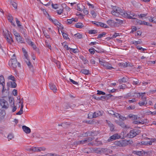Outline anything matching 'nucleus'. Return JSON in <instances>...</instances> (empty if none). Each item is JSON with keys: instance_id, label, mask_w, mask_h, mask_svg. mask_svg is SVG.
Masks as SVG:
<instances>
[{"instance_id": "1", "label": "nucleus", "mask_w": 156, "mask_h": 156, "mask_svg": "<svg viewBox=\"0 0 156 156\" xmlns=\"http://www.w3.org/2000/svg\"><path fill=\"white\" fill-rule=\"evenodd\" d=\"M9 66L12 68L14 70H15L17 66L20 67H21V65L19 62H17L15 54L13 55L12 58L9 61Z\"/></svg>"}, {"instance_id": "2", "label": "nucleus", "mask_w": 156, "mask_h": 156, "mask_svg": "<svg viewBox=\"0 0 156 156\" xmlns=\"http://www.w3.org/2000/svg\"><path fill=\"white\" fill-rule=\"evenodd\" d=\"M113 9V10L111 12L112 14L113 15L116 16H118L120 15L124 17V14L126 12H123L122 9L119 7L116 8L115 6L114 7Z\"/></svg>"}, {"instance_id": "3", "label": "nucleus", "mask_w": 156, "mask_h": 156, "mask_svg": "<svg viewBox=\"0 0 156 156\" xmlns=\"http://www.w3.org/2000/svg\"><path fill=\"white\" fill-rule=\"evenodd\" d=\"M114 144L120 147H124L128 144V141L126 140H121L119 141H116L114 142Z\"/></svg>"}, {"instance_id": "4", "label": "nucleus", "mask_w": 156, "mask_h": 156, "mask_svg": "<svg viewBox=\"0 0 156 156\" xmlns=\"http://www.w3.org/2000/svg\"><path fill=\"white\" fill-rule=\"evenodd\" d=\"M140 133L139 130L137 131L135 129H133L130 131L128 135L130 138H132L136 136L137 135H138Z\"/></svg>"}, {"instance_id": "5", "label": "nucleus", "mask_w": 156, "mask_h": 156, "mask_svg": "<svg viewBox=\"0 0 156 156\" xmlns=\"http://www.w3.org/2000/svg\"><path fill=\"white\" fill-rule=\"evenodd\" d=\"M121 136L118 133H116L114 134L113 135L111 136L108 140V142H111L117 139L121 138Z\"/></svg>"}, {"instance_id": "6", "label": "nucleus", "mask_w": 156, "mask_h": 156, "mask_svg": "<svg viewBox=\"0 0 156 156\" xmlns=\"http://www.w3.org/2000/svg\"><path fill=\"white\" fill-rule=\"evenodd\" d=\"M0 105L2 106V108L5 109L8 108L9 107V105L8 102L3 99H0Z\"/></svg>"}, {"instance_id": "7", "label": "nucleus", "mask_w": 156, "mask_h": 156, "mask_svg": "<svg viewBox=\"0 0 156 156\" xmlns=\"http://www.w3.org/2000/svg\"><path fill=\"white\" fill-rule=\"evenodd\" d=\"M25 62L27 64V66H28L30 70L32 72H34V68L33 66L31 64V63L29 60V58H27V59H25Z\"/></svg>"}, {"instance_id": "8", "label": "nucleus", "mask_w": 156, "mask_h": 156, "mask_svg": "<svg viewBox=\"0 0 156 156\" xmlns=\"http://www.w3.org/2000/svg\"><path fill=\"white\" fill-rule=\"evenodd\" d=\"M107 23L110 27H113L117 26V23H115L114 20H109L107 21Z\"/></svg>"}, {"instance_id": "9", "label": "nucleus", "mask_w": 156, "mask_h": 156, "mask_svg": "<svg viewBox=\"0 0 156 156\" xmlns=\"http://www.w3.org/2000/svg\"><path fill=\"white\" fill-rule=\"evenodd\" d=\"M10 86V87L12 88H16L17 86V84L15 81L10 82H8L7 83V86L8 87V90H9V87Z\"/></svg>"}, {"instance_id": "10", "label": "nucleus", "mask_w": 156, "mask_h": 156, "mask_svg": "<svg viewBox=\"0 0 156 156\" xmlns=\"http://www.w3.org/2000/svg\"><path fill=\"white\" fill-rule=\"evenodd\" d=\"M103 112L97 111L93 113L92 118H96L98 116L102 115L103 114Z\"/></svg>"}, {"instance_id": "11", "label": "nucleus", "mask_w": 156, "mask_h": 156, "mask_svg": "<svg viewBox=\"0 0 156 156\" xmlns=\"http://www.w3.org/2000/svg\"><path fill=\"white\" fill-rule=\"evenodd\" d=\"M135 16V14L133 13H130L129 14L126 12L124 14V17L129 19H132Z\"/></svg>"}, {"instance_id": "12", "label": "nucleus", "mask_w": 156, "mask_h": 156, "mask_svg": "<svg viewBox=\"0 0 156 156\" xmlns=\"http://www.w3.org/2000/svg\"><path fill=\"white\" fill-rule=\"evenodd\" d=\"M128 117L129 118L132 120H135L140 118L138 117L137 115L130 114L128 115Z\"/></svg>"}, {"instance_id": "13", "label": "nucleus", "mask_w": 156, "mask_h": 156, "mask_svg": "<svg viewBox=\"0 0 156 156\" xmlns=\"http://www.w3.org/2000/svg\"><path fill=\"white\" fill-rule=\"evenodd\" d=\"M19 28L20 29V32L23 34L24 37H27V31L24 28L23 26Z\"/></svg>"}, {"instance_id": "14", "label": "nucleus", "mask_w": 156, "mask_h": 156, "mask_svg": "<svg viewBox=\"0 0 156 156\" xmlns=\"http://www.w3.org/2000/svg\"><path fill=\"white\" fill-rule=\"evenodd\" d=\"M106 121L108 126L110 128V131H112L113 130H114V125L110 121L108 120H106Z\"/></svg>"}, {"instance_id": "15", "label": "nucleus", "mask_w": 156, "mask_h": 156, "mask_svg": "<svg viewBox=\"0 0 156 156\" xmlns=\"http://www.w3.org/2000/svg\"><path fill=\"white\" fill-rule=\"evenodd\" d=\"M22 129L23 131L26 133H29L31 132L30 129L25 126H22Z\"/></svg>"}, {"instance_id": "16", "label": "nucleus", "mask_w": 156, "mask_h": 156, "mask_svg": "<svg viewBox=\"0 0 156 156\" xmlns=\"http://www.w3.org/2000/svg\"><path fill=\"white\" fill-rule=\"evenodd\" d=\"M17 41L21 43H25L24 39L20 35V34L16 37Z\"/></svg>"}, {"instance_id": "17", "label": "nucleus", "mask_w": 156, "mask_h": 156, "mask_svg": "<svg viewBox=\"0 0 156 156\" xmlns=\"http://www.w3.org/2000/svg\"><path fill=\"white\" fill-rule=\"evenodd\" d=\"M51 21L53 22V23H54L55 25L56 26H61V28L62 29H63V27H62L61 26V24L60 23L58 20H56V19H51Z\"/></svg>"}, {"instance_id": "18", "label": "nucleus", "mask_w": 156, "mask_h": 156, "mask_svg": "<svg viewBox=\"0 0 156 156\" xmlns=\"http://www.w3.org/2000/svg\"><path fill=\"white\" fill-rule=\"evenodd\" d=\"M49 87L54 92H56L57 90V88L53 83H49Z\"/></svg>"}, {"instance_id": "19", "label": "nucleus", "mask_w": 156, "mask_h": 156, "mask_svg": "<svg viewBox=\"0 0 156 156\" xmlns=\"http://www.w3.org/2000/svg\"><path fill=\"white\" fill-rule=\"evenodd\" d=\"M144 151H133L132 153L134 154H136L137 155H138L139 156H142L143 154V153H144Z\"/></svg>"}, {"instance_id": "20", "label": "nucleus", "mask_w": 156, "mask_h": 156, "mask_svg": "<svg viewBox=\"0 0 156 156\" xmlns=\"http://www.w3.org/2000/svg\"><path fill=\"white\" fill-rule=\"evenodd\" d=\"M9 101L10 105L11 107H12V105L14 106V100L13 97H9Z\"/></svg>"}, {"instance_id": "21", "label": "nucleus", "mask_w": 156, "mask_h": 156, "mask_svg": "<svg viewBox=\"0 0 156 156\" xmlns=\"http://www.w3.org/2000/svg\"><path fill=\"white\" fill-rule=\"evenodd\" d=\"M87 143V140H86L85 139V138L84 140L76 141L75 143V144H76L77 145L80 144H83L86 143Z\"/></svg>"}, {"instance_id": "22", "label": "nucleus", "mask_w": 156, "mask_h": 156, "mask_svg": "<svg viewBox=\"0 0 156 156\" xmlns=\"http://www.w3.org/2000/svg\"><path fill=\"white\" fill-rule=\"evenodd\" d=\"M22 50L24 54V59H27V58H28V55L27 54V51L26 49L23 48H22Z\"/></svg>"}, {"instance_id": "23", "label": "nucleus", "mask_w": 156, "mask_h": 156, "mask_svg": "<svg viewBox=\"0 0 156 156\" xmlns=\"http://www.w3.org/2000/svg\"><path fill=\"white\" fill-rule=\"evenodd\" d=\"M95 48H96V49H94L95 51L99 53H102L104 52V50L100 47L96 48V46H94Z\"/></svg>"}, {"instance_id": "24", "label": "nucleus", "mask_w": 156, "mask_h": 156, "mask_svg": "<svg viewBox=\"0 0 156 156\" xmlns=\"http://www.w3.org/2000/svg\"><path fill=\"white\" fill-rule=\"evenodd\" d=\"M143 101H140L139 102L138 104L140 106H143L147 104V102L146 101V98H143V99H142Z\"/></svg>"}, {"instance_id": "25", "label": "nucleus", "mask_w": 156, "mask_h": 156, "mask_svg": "<svg viewBox=\"0 0 156 156\" xmlns=\"http://www.w3.org/2000/svg\"><path fill=\"white\" fill-rule=\"evenodd\" d=\"M115 122L116 123L120 125L123 128L126 127V126L123 122L122 121H116Z\"/></svg>"}, {"instance_id": "26", "label": "nucleus", "mask_w": 156, "mask_h": 156, "mask_svg": "<svg viewBox=\"0 0 156 156\" xmlns=\"http://www.w3.org/2000/svg\"><path fill=\"white\" fill-rule=\"evenodd\" d=\"M67 24H70L72 23L73 21L74 22H76L77 21V20H76L74 18H72L70 19H68L67 20Z\"/></svg>"}, {"instance_id": "27", "label": "nucleus", "mask_w": 156, "mask_h": 156, "mask_svg": "<svg viewBox=\"0 0 156 156\" xmlns=\"http://www.w3.org/2000/svg\"><path fill=\"white\" fill-rule=\"evenodd\" d=\"M5 80L4 77L2 75L0 76V84H1L2 86L5 85Z\"/></svg>"}, {"instance_id": "28", "label": "nucleus", "mask_w": 156, "mask_h": 156, "mask_svg": "<svg viewBox=\"0 0 156 156\" xmlns=\"http://www.w3.org/2000/svg\"><path fill=\"white\" fill-rule=\"evenodd\" d=\"M98 139H96L95 140L92 141V143H93L94 146H97L100 144L101 142L100 141L97 140Z\"/></svg>"}, {"instance_id": "29", "label": "nucleus", "mask_w": 156, "mask_h": 156, "mask_svg": "<svg viewBox=\"0 0 156 156\" xmlns=\"http://www.w3.org/2000/svg\"><path fill=\"white\" fill-rule=\"evenodd\" d=\"M9 37H10V38H9L8 37H6V40L10 44H11L12 42H13V40L12 39V37H10L9 34Z\"/></svg>"}, {"instance_id": "30", "label": "nucleus", "mask_w": 156, "mask_h": 156, "mask_svg": "<svg viewBox=\"0 0 156 156\" xmlns=\"http://www.w3.org/2000/svg\"><path fill=\"white\" fill-rule=\"evenodd\" d=\"M29 38L30 37L28 36H27V37H25V38L26 40V42H27V43L29 45H31L33 42L30 41V40L29 39Z\"/></svg>"}, {"instance_id": "31", "label": "nucleus", "mask_w": 156, "mask_h": 156, "mask_svg": "<svg viewBox=\"0 0 156 156\" xmlns=\"http://www.w3.org/2000/svg\"><path fill=\"white\" fill-rule=\"evenodd\" d=\"M80 72V73L87 75L89 74V71L87 69H83L81 70Z\"/></svg>"}, {"instance_id": "32", "label": "nucleus", "mask_w": 156, "mask_h": 156, "mask_svg": "<svg viewBox=\"0 0 156 156\" xmlns=\"http://www.w3.org/2000/svg\"><path fill=\"white\" fill-rule=\"evenodd\" d=\"M128 80L127 78H126L123 77L121 79H119V83H125L127 82Z\"/></svg>"}, {"instance_id": "33", "label": "nucleus", "mask_w": 156, "mask_h": 156, "mask_svg": "<svg viewBox=\"0 0 156 156\" xmlns=\"http://www.w3.org/2000/svg\"><path fill=\"white\" fill-rule=\"evenodd\" d=\"M80 59L84 62V64H86L88 62L87 60L86 57L83 56H80Z\"/></svg>"}, {"instance_id": "34", "label": "nucleus", "mask_w": 156, "mask_h": 156, "mask_svg": "<svg viewBox=\"0 0 156 156\" xmlns=\"http://www.w3.org/2000/svg\"><path fill=\"white\" fill-rule=\"evenodd\" d=\"M133 84L134 85H140L141 83H139V80L138 79L134 78V80L133 81Z\"/></svg>"}, {"instance_id": "35", "label": "nucleus", "mask_w": 156, "mask_h": 156, "mask_svg": "<svg viewBox=\"0 0 156 156\" xmlns=\"http://www.w3.org/2000/svg\"><path fill=\"white\" fill-rule=\"evenodd\" d=\"M69 125V124H68L67 122L66 123H62L61 124H59L58 125V126H63L65 128L67 127V126Z\"/></svg>"}, {"instance_id": "36", "label": "nucleus", "mask_w": 156, "mask_h": 156, "mask_svg": "<svg viewBox=\"0 0 156 156\" xmlns=\"http://www.w3.org/2000/svg\"><path fill=\"white\" fill-rule=\"evenodd\" d=\"M75 26L76 27L78 28H81L84 26L83 24L80 23L76 24Z\"/></svg>"}, {"instance_id": "37", "label": "nucleus", "mask_w": 156, "mask_h": 156, "mask_svg": "<svg viewBox=\"0 0 156 156\" xmlns=\"http://www.w3.org/2000/svg\"><path fill=\"white\" fill-rule=\"evenodd\" d=\"M97 33V31L95 30H89L88 33L90 34H94Z\"/></svg>"}, {"instance_id": "38", "label": "nucleus", "mask_w": 156, "mask_h": 156, "mask_svg": "<svg viewBox=\"0 0 156 156\" xmlns=\"http://www.w3.org/2000/svg\"><path fill=\"white\" fill-rule=\"evenodd\" d=\"M142 43V41L141 40H139L138 41H133V44L135 45L140 44Z\"/></svg>"}, {"instance_id": "39", "label": "nucleus", "mask_w": 156, "mask_h": 156, "mask_svg": "<svg viewBox=\"0 0 156 156\" xmlns=\"http://www.w3.org/2000/svg\"><path fill=\"white\" fill-rule=\"evenodd\" d=\"M141 95H142L140 94V93H133V94L132 95V97H134L135 98H139L140 97Z\"/></svg>"}, {"instance_id": "40", "label": "nucleus", "mask_w": 156, "mask_h": 156, "mask_svg": "<svg viewBox=\"0 0 156 156\" xmlns=\"http://www.w3.org/2000/svg\"><path fill=\"white\" fill-rule=\"evenodd\" d=\"M93 150L95 151V152L97 153L100 154L101 153V148H94L93 149Z\"/></svg>"}, {"instance_id": "41", "label": "nucleus", "mask_w": 156, "mask_h": 156, "mask_svg": "<svg viewBox=\"0 0 156 156\" xmlns=\"http://www.w3.org/2000/svg\"><path fill=\"white\" fill-rule=\"evenodd\" d=\"M38 148L36 147H32L30 148L29 150L30 151L32 152H38L37 151Z\"/></svg>"}, {"instance_id": "42", "label": "nucleus", "mask_w": 156, "mask_h": 156, "mask_svg": "<svg viewBox=\"0 0 156 156\" xmlns=\"http://www.w3.org/2000/svg\"><path fill=\"white\" fill-rule=\"evenodd\" d=\"M7 19L9 22L13 21V16L10 14H9L7 16Z\"/></svg>"}, {"instance_id": "43", "label": "nucleus", "mask_w": 156, "mask_h": 156, "mask_svg": "<svg viewBox=\"0 0 156 156\" xmlns=\"http://www.w3.org/2000/svg\"><path fill=\"white\" fill-rule=\"evenodd\" d=\"M86 140H87V142H89L91 141L94 139V137H90L85 138Z\"/></svg>"}, {"instance_id": "44", "label": "nucleus", "mask_w": 156, "mask_h": 156, "mask_svg": "<svg viewBox=\"0 0 156 156\" xmlns=\"http://www.w3.org/2000/svg\"><path fill=\"white\" fill-rule=\"evenodd\" d=\"M116 20L117 21L116 22H115V23H117L116 26H119V25H120L123 23V21L122 20L118 19H116Z\"/></svg>"}, {"instance_id": "45", "label": "nucleus", "mask_w": 156, "mask_h": 156, "mask_svg": "<svg viewBox=\"0 0 156 156\" xmlns=\"http://www.w3.org/2000/svg\"><path fill=\"white\" fill-rule=\"evenodd\" d=\"M74 36L77 37V39H81L82 38V35L79 33H77L74 34Z\"/></svg>"}, {"instance_id": "46", "label": "nucleus", "mask_w": 156, "mask_h": 156, "mask_svg": "<svg viewBox=\"0 0 156 156\" xmlns=\"http://www.w3.org/2000/svg\"><path fill=\"white\" fill-rule=\"evenodd\" d=\"M16 21L17 26L18 27H19V28H20L22 26V25L20 24V21L16 18Z\"/></svg>"}, {"instance_id": "47", "label": "nucleus", "mask_w": 156, "mask_h": 156, "mask_svg": "<svg viewBox=\"0 0 156 156\" xmlns=\"http://www.w3.org/2000/svg\"><path fill=\"white\" fill-rule=\"evenodd\" d=\"M10 2L11 4L13 6L15 9L17 8V4L16 3L14 2H12V0H10Z\"/></svg>"}, {"instance_id": "48", "label": "nucleus", "mask_w": 156, "mask_h": 156, "mask_svg": "<svg viewBox=\"0 0 156 156\" xmlns=\"http://www.w3.org/2000/svg\"><path fill=\"white\" fill-rule=\"evenodd\" d=\"M144 122L143 121H133V124H144Z\"/></svg>"}, {"instance_id": "49", "label": "nucleus", "mask_w": 156, "mask_h": 156, "mask_svg": "<svg viewBox=\"0 0 156 156\" xmlns=\"http://www.w3.org/2000/svg\"><path fill=\"white\" fill-rule=\"evenodd\" d=\"M0 114L2 115V117L4 118L6 115L5 111L4 110H1Z\"/></svg>"}, {"instance_id": "50", "label": "nucleus", "mask_w": 156, "mask_h": 156, "mask_svg": "<svg viewBox=\"0 0 156 156\" xmlns=\"http://www.w3.org/2000/svg\"><path fill=\"white\" fill-rule=\"evenodd\" d=\"M106 34V33L105 32H103L101 34H100L98 36L97 38V39H99L100 38H101L103 37Z\"/></svg>"}, {"instance_id": "51", "label": "nucleus", "mask_w": 156, "mask_h": 156, "mask_svg": "<svg viewBox=\"0 0 156 156\" xmlns=\"http://www.w3.org/2000/svg\"><path fill=\"white\" fill-rule=\"evenodd\" d=\"M119 36V34L117 33H115L114 35H113L112 37H108L107 38H108L110 39H112L114 38H115L117 36Z\"/></svg>"}, {"instance_id": "52", "label": "nucleus", "mask_w": 156, "mask_h": 156, "mask_svg": "<svg viewBox=\"0 0 156 156\" xmlns=\"http://www.w3.org/2000/svg\"><path fill=\"white\" fill-rule=\"evenodd\" d=\"M156 141V139L155 138H151V140L149 142V145H152L153 142H154Z\"/></svg>"}, {"instance_id": "53", "label": "nucleus", "mask_w": 156, "mask_h": 156, "mask_svg": "<svg viewBox=\"0 0 156 156\" xmlns=\"http://www.w3.org/2000/svg\"><path fill=\"white\" fill-rule=\"evenodd\" d=\"M101 153H104L105 154L106 153L107 150V151H109V149H108L105 148H101Z\"/></svg>"}, {"instance_id": "54", "label": "nucleus", "mask_w": 156, "mask_h": 156, "mask_svg": "<svg viewBox=\"0 0 156 156\" xmlns=\"http://www.w3.org/2000/svg\"><path fill=\"white\" fill-rule=\"evenodd\" d=\"M8 79L12 80L13 81H16L14 77L12 75H11L9 76L8 77Z\"/></svg>"}, {"instance_id": "55", "label": "nucleus", "mask_w": 156, "mask_h": 156, "mask_svg": "<svg viewBox=\"0 0 156 156\" xmlns=\"http://www.w3.org/2000/svg\"><path fill=\"white\" fill-rule=\"evenodd\" d=\"M13 31L14 34L15 35L16 37L20 35V34L18 33L17 32H16V31L15 29L13 30Z\"/></svg>"}, {"instance_id": "56", "label": "nucleus", "mask_w": 156, "mask_h": 156, "mask_svg": "<svg viewBox=\"0 0 156 156\" xmlns=\"http://www.w3.org/2000/svg\"><path fill=\"white\" fill-rule=\"evenodd\" d=\"M142 25H147L148 26L150 27H152V25L150 24V23L147 22L145 21H143V23H142Z\"/></svg>"}, {"instance_id": "57", "label": "nucleus", "mask_w": 156, "mask_h": 156, "mask_svg": "<svg viewBox=\"0 0 156 156\" xmlns=\"http://www.w3.org/2000/svg\"><path fill=\"white\" fill-rule=\"evenodd\" d=\"M23 108H20V111H19L18 112L16 113V115H21L23 113Z\"/></svg>"}, {"instance_id": "58", "label": "nucleus", "mask_w": 156, "mask_h": 156, "mask_svg": "<svg viewBox=\"0 0 156 156\" xmlns=\"http://www.w3.org/2000/svg\"><path fill=\"white\" fill-rule=\"evenodd\" d=\"M69 50L70 51V53L71 52H73L76 53L77 52V49H73L71 48H69Z\"/></svg>"}, {"instance_id": "59", "label": "nucleus", "mask_w": 156, "mask_h": 156, "mask_svg": "<svg viewBox=\"0 0 156 156\" xmlns=\"http://www.w3.org/2000/svg\"><path fill=\"white\" fill-rule=\"evenodd\" d=\"M13 137L14 136L11 133L9 134L7 137L9 139V140H11Z\"/></svg>"}, {"instance_id": "60", "label": "nucleus", "mask_w": 156, "mask_h": 156, "mask_svg": "<svg viewBox=\"0 0 156 156\" xmlns=\"http://www.w3.org/2000/svg\"><path fill=\"white\" fill-rule=\"evenodd\" d=\"M97 94H99V95H104L105 94V92H103L102 91H100V90H97Z\"/></svg>"}, {"instance_id": "61", "label": "nucleus", "mask_w": 156, "mask_h": 156, "mask_svg": "<svg viewBox=\"0 0 156 156\" xmlns=\"http://www.w3.org/2000/svg\"><path fill=\"white\" fill-rule=\"evenodd\" d=\"M100 27H103L105 28H107L109 27L106 24L102 23H101Z\"/></svg>"}, {"instance_id": "62", "label": "nucleus", "mask_w": 156, "mask_h": 156, "mask_svg": "<svg viewBox=\"0 0 156 156\" xmlns=\"http://www.w3.org/2000/svg\"><path fill=\"white\" fill-rule=\"evenodd\" d=\"M141 144H143L145 145H149V142L143 141L141 142Z\"/></svg>"}, {"instance_id": "63", "label": "nucleus", "mask_w": 156, "mask_h": 156, "mask_svg": "<svg viewBox=\"0 0 156 156\" xmlns=\"http://www.w3.org/2000/svg\"><path fill=\"white\" fill-rule=\"evenodd\" d=\"M135 108V106L134 105L130 106L127 108V109L128 110H133Z\"/></svg>"}, {"instance_id": "64", "label": "nucleus", "mask_w": 156, "mask_h": 156, "mask_svg": "<svg viewBox=\"0 0 156 156\" xmlns=\"http://www.w3.org/2000/svg\"><path fill=\"white\" fill-rule=\"evenodd\" d=\"M91 14L93 16V17L95 18L96 16V12L94 10H92L91 12Z\"/></svg>"}]
</instances>
